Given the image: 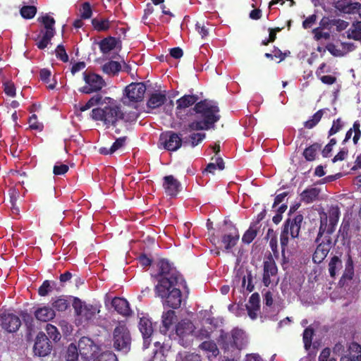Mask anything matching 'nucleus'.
<instances>
[{
    "label": "nucleus",
    "instance_id": "obj_1",
    "mask_svg": "<svg viewBox=\"0 0 361 361\" xmlns=\"http://www.w3.org/2000/svg\"><path fill=\"white\" fill-rule=\"evenodd\" d=\"M157 281L154 290L157 296L166 298L165 303L169 307L178 309L182 302L180 288H187L186 282L183 276L166 259L157 262V273L152 275Z\"/></svg>",
    "mask_w": 361,
    "mask_h": 361
},
{
    "label": "nucleus",
    "instance_id": "obj_2",
    "mask_svg": "<svg viewBox=\"0 0 361 361\" xmlns=\"http://www.w3.org/2000/svg\"><path fill=\"white\" fill-rule=\"evenodd\" d=\"M121 108L118 104H111L104 108H94L92 110L90 117L95 121H102L103 123L109 127L116 126V123L120 120Z\"/></svg>",
    "mask_w": 361,
    "mask_h": 361
},
{
    "label": "nucleus",
    "instance_id": "obj_3",
    "mask_svg": "<svg viewBox=\"0 0 361 361\" xmlns=\"http://www.w3.org/2000/svg\"><path fill=\"white\" fill-rule=\"evenodd\" d=\"M184 133L166 130L159 135L158 145L169 152H176L183 145H188V138L183 137Z\"/></svg>",
    "mask_w": 361,
    "mask_h": 361
},
{
    "label": "nucleus",
    "instance_id": "obj_4",
    "mask_svg": "<svg viewBox=\"0 0 361 361\" xmlns=\"http://www.w3.org/2000/svg\"><path fill=\"white\" fill-rule=\"evenodd\" d=\"M197 114H200L204 123L210 126V128L214 126V124L218 122L221 118L219 114V108L218 106L212 104L207 100H201L196 103L193 108Z\"/></svg>",
    "mask_w": 361,
    "mask_h": 361
},
{
    "label": "nucleus",
    "instance_id": "obj_5",
    "mask_svg": "<svg viewBox=\"0 0 361 361\" xmlns=\"http://www.w3.org/2000/svg\"><path fill=\"white\" fill-rule=\"evenodd\" d=\"M114 348L117 351L127 353L130 350L131 336L126 325L119 324L113 332Z\"/></svg>",
    "mask_w": 361,
    "mask_h": 361
},
{
    "label": "nucleus",
    "instance_id": "obj_6",
    "mask_svg": "<svg viewBox=\"0 0 361 361\" xmlns=\"http://www.w3.org/2000/svg\"><path fill=\"white\" fill-rule=\"evenodd\" d=\"M82 75L86 85L79 88L78 90L81 93L90 94L98 92L106 85L103 78L94 73L85 71Z\"/></svg>",
    "mask_w": 361,
    "mask_h": 361
},
{
    "label": "nucleus",
    "instance_id": "obj_7",
    "mask_svg": "<svg viewBox=\"0 0 361 361\" xmlns=\"http://www.w3.org/2000/svg\"><path fill=\"white\" fill-rule=\"evenodd\" d=\"M146 86L143 82H132L127 85L124 90L125 96L130 102H140L142 101Z\"/></svg>",
    "mask_w": 361,
    "mask_h": 361
},
{
    "label": "nucleus",
    "instance_id": "obj_8",
    "mask_svg": "<svg viewBox=\"0 0 361 361\" xmlns=\"http://www.w3.org/2000/svg\"><path fill=\"white\" fill-rule=\"evenodd\" d=\"M52 347L48 336L44 332H39L34 344V353L39 357H44L51 353Z\"/></svg>",
    "mask_w": 361,
    "mask_h": 361
},
{
    "label": "nucleus",
    "instance_id": "obj_9",
    "mask_svg": "<svg viewBox=\"0 0 361 361\" xmlns=\"http://www.w3.org/2000/svg\"><path fill=\"white\" fill-rule=\"evenodd\" d=\"M73 305L76 314L87 322L92 319L97 312L96 307L92 305L82 304L78 298H75Z\"/></svg>",
    "mask_w": 361,
    "mask_h": 361
},
{
    "label": "nucleus",
    "instance_id": "obj_10",
    "mask_svg": "<svg viewBox=\"0 0 361 361\" xmlns=\"http://www.w3.org/2000/svg\"><path fill=\"white\" fill-rule=\"evenodd\" d=\"M0 321L1 328L8 333L17 331L21 325L20 318L13 313L2 314L0 316Z\"/></svg>",
    "mask_w": 361,
    "mask_h": 361
},
{
    "label": "nucleus",
    "instance_id": "obj_11",
    "mask_svg": "<svg viewBox=\"0 0 361 361\" xmlns=\"http://www.w3.org/2000/svg\"><path fill=\"white\" fill-rule=\"evenodd\" d=\"M278 268L271 255H269L263 262L262 283L268 287L271 283V277L276 276Z\"/></svg>",
    "mask_w": 361,
    "mask_h": 361
},
{
    "label": "nucleus",
    "instance_id": "obj_12",
    "mask_svg": "<svg viewBox=\"0 0 361 361\" xmlns=\"http://www.w3.org/2000/svg\"><path fill=\"white\" fill-rule=\"evenodd\" d=\"M331 238L324 236L322 242L319 243L312 255V260L316 264H320L326 257L331 247Z\"/></svg>",
    "mask_w": 361,
    "mask_h": 361
},
{
    "label": "nucleus",
    "instance_id": "obj_13",
    "mask_svg": "<svg viewBox=\"0 0 361 361\" xmlns=\"http://www.w3.org/2000/svg\"><path fill=\"white\" fill-rule=\"evenodd\" d=\"M303 216L297 214L293 219H287L283 225V228H286L287 233H290L292 238H297L299 236Z\"/></svg>",
    "mask_w": 361,
    "mask_h": 361
},
{
    "label": "nucleus",
    "instance_id": "obj_14",
    "mask_svg": "<svg viewBox=\"0 0 361 361\" xmlns=\"http://www.w3.org/2000/svg\"><path fill=\"white\" fill-rule=\"evenodd\" d=\"M239 238L238 228L234 226H231L229 231L221 237V242L224 245L225 250L229 251L235 247L239 240Z\"/></svg>",
    "mask_w": 361,
    "mask_h": 361
},
{
    "label": "nucleus",
    "instance_id": "obj_15",
    "mask_svg": "<svg viewBox=\"0 0 361 361\" xmlns=\"http://www.w3.org/2000/svg\"><path fill=\"white\" fill-rule=\"evenodd\" d=\"M162 185L166 194L170 197H176L181 190L180 183L172 175L164 177Z\"/></svg>",
    "mask_w": 361,
    "mask_h": 361
},
{
    "label": "nucleus",
    "instance_id": "obj_16",
    "mask_svg": "<svg viewBox=\"0 0 361 361\" xmlns=\"http://www.w3.org/2000/svg\"><path fill=\"white\" fill-rule=\"evenodd\" d=\"M334 8L345 14H355L360 12L361 4L348 0H338L334 4Z\"/></svg>",
    "mask_w": 361,
    "mask_h": 361
},
{
    "label": "nucleus",
    "instance_id": "obj_17",
    "mask_svg": "<svg viewBox=\"0 0 361 361\" xmlns=\"http://www.w3.org/2000/svg\"><path fill=\"white\" fill-rule=\"evenodd\" d=\"M80 355L85 359L91 356L94 352L95 345L92 339L88 337H82L77 345Z\"/></svg>",
    "mask_w": 361,
    "mask_h": 361
},
{
    "label": "nucleus",
    "instance_id": "obj_18",
    "mask_svg": "<svg viewBox=\"0 0 361 361\" xmlns=\"http://www.w3.org/2000/svg\"><path fill=\"white\" fill-rule=\"evenodd\" d=\"M340 361H361V345L352 342L348 348V353L342 356Z\"/></svg>",
    "mask_w": 361,
    "mask_h": 361
},
{
    "label": "nucleus",
    "instance_id": "obj_19",
    "mask_svg": "<svg viewBox=\"0 0 361 361\" xmlns=\"http://www.w3.org/2000/svg\"><path fill=\"white\" fill-rule=\"evenodd\" d=\"M195 326L188 319H183L178 323L176 328V334L182 339L190 336L194 332Z\"/></svg>",
    "mask_w": 361,
    "mask_h": 361
},
{
    "label": "nucleus",
    "instance_id": "obj_20",
    "mask_svg": "<svg viewBox=\"0 0 361 361\" xmlns=\"http://www.w3.org/2000/svg\"><path fill=\"white\" fill-rule=\"evenodd\" d=\"M111 305L114 310L120 314L128 316L131 313L129 303L127 300L116 297L111 301Z\"/></svg>",
    "mask_w": 361,
    "mask_h": 361
},
{
    "label": "nucleus",
    "instance_id": "obj_21",
    "mask_svg": "<svg viewBox=\"0 0 361 361\" xmlns=\"http://www.w3.org/2000/svg\"><path fill=\"white\" fill-rule=\"evenodd\" d=\"M176 319V315L173 310H169L166 312H164L161 316L162 325L160 326L161 333L164 334H166Z\"/></svg>",
    "mask_w": 361,
    "mask_h": 361
},
{
    "label": "nucleus",
    "instance_id": "obj_22",
    "mask_svg": "<svg viewBox=\"0 0 361 361\" xmlns=\"http://www.w3.org/2000/svg\"><path fill=\"white\" fill-rule=\"evenodd\" d=\"M35 318L40 322H48L53 319L55 316L54 310L47 306L37 308L34 312Z\"/></svg>",
    "mask_w": 361,
    "mask_h": 361
},
{
    "label": "nucleus",
    "instance_id": "obj_23",
    "mask_svg": "<svg viewBox=\"0 0 361 361\" xmlns=\"http://www.w3.org/2000/svg\"><path fill=\"white\" fill-rule=\"evenodd\" d=\"M166 95L164 92L152 93L147 102V106L154 109L161 106L166 101Z\"/></svg>",
    "mask_w": 361,
    "mask_h": 361
},
{
    "label": "nucleus",
    "instance_id": "obj_24",
    "mask_svg": "<svg viewBox=\"0 0 361 361\" xmlns=\"http://www.w3.org/2000/svg\"><path fill=\"white\" fill-rule=\"evenodd\" d=\"M199 97L196 94H185L176 101L177 110L185 109L197 103Z\"/></svg>",
    "mask_w": 361,
    "mask_h": 361
},
{
    "label": "nucleus",
    "instance_id": "obj_25",
    "mask_svg": "<svg viewBox=\"0 0 361 361\" xmlns=\"http://www.w3.org/2000/svg\"><path fill=\"white\" fill-rule=\"evenodd\" d=\"M244 337V333L240 329H233L231 334H225L224 338L226 339H232V345L236 349H241L243 346V341Z\"/></svg>",
    "mask_w": 361,
    "mask_h": 361
},
{
    "label": "nucleus",
    "instance_id": "obj_26",
    "mask_svg": "<svg viewBox=\"0 0 361 361\" xmlns=\"http://www.w3.org/2000/svg\"><path fill=\"white\" fill-rule=\"evenodd\" d=\"M139 329L145 340L149 338L154 331L152 322L146 317L140 318Z\"/></svg>",
    "mask_w": 361,
    "mask_h": 361
},
{
    "label": "nucleus",
    "instance_id": "obj_27",
    "mask_svg": "<svg viewBox=\"0 0 361 361\" xmlns=\"http://www.w3.org/2000/svg\"><path fill=\"white\" fill-rule=\"evenodd\" d=\"M210 129V126L207 125L204 121H193L187 125H185L182 128V132L184 134L191 131L198 130H207Z\"/></svg>",
    "mask_w": 361,
    "mask_h": 361
},
{
    "label": "nucleus",
    "instance_id": "obj_28",
    "mask_svg": "<svg viewBox=\"0 0 361 361\" xmlns=\"http://www.w3.org/2000/svg\"><path fill=\"white\" fill-rule=\"evenodd\" d=\"M336 226V225L329 224L327 227V216H326L324 219H322L317 237L315 240L316 243L319 242L320 238L324 235L326 231V235L325 236H330V235L334 232Z\"/></svg>",
    "mask_w": 361,
    "mask_h": 361
},
{
    "label": "nucleus",
    "instance_id": "obj_29",
    "mask_svg": "<svg viewBox=\"0 0 361 361\" xmlns=\"http://www.w3.org/2000/svg\"><path fill=\"white\" fill-rule=\"evenodd\" d=\"M319 192L317 188H307L300 194L301 200L307 204L312 203L317 199Z\"/></svg>",
    "mask_w": 361,
    "mask_h": 361
},
{
    "label": "nucleus",
    "instance_id": "obj_30",
    "mask_svg": "<svg viewBox=\"0 0 361 361\" xmlns=\"http://www.w3.org/2000/svg\"><path fill=\"white\" fill-rule=\"evenodd\" d=\"M102 70L104 73L114 76L121 71V65L118 61H110L102 66Z\"/></svg>",
    "mask_w": 361,
    "mask_h": 361
},
{
    "label": "nucleus",
    "instance_id": "obj_31",
    "mask_svg": "<svg viewBox=\"0 0 361 361\" xmlns=\"http://www.w3.org/2000/svg\"><path fill=\"white\" fill-rule=\"evenodd\" d=\"M116 44L117 39L116 37H106L99 42L100 51L103 54H108L116 47Z\"/></svg>",
    "mask_w": 361,
    "mask_h": 361
},
{
    "label": "nucleus",
    "instance_id": "obj_32",
    "mask_svg": "<svg viewBox=\"0 0 361 361\" xmlns=\"http://www.w3.org/2000/svg\"><path fill=\"white\" fill-rule=\"evenodd\" d=\"M99 104H103L102 96L99 94H97L92 96L85 104H79L78 109L81 112H82L90 109L94 106Z\"/></svg>",
    "mask_w": 361,
    "mask_h": 361
},
{
    "label": "nucleus",
    "instance_id": "obj_33",
    "mask_svg": "<svg viewBox=\"0 0 361 361\" xmlns=\"http://www.w3.org/2000/svg\"><path fill=\"white\" fill-rule=\"evenodd\" d=\"M25 326L27 328V334L31 335L32 332L35 330V320L32 314H29L27 311H21L20 313Z\"/></svg>",
    "mask_w": 361,
    "mask_h": 361
},
{
    "label": "nucleus",
    "instance_id": "obj_34",
    "mask_svg": "<svg viewBox=\"0 0 361 361\" xmlns=\"http://www.w3.org/2000/svg\"><path fill=\"white\" fill-rule=\"evenodd\" d=\"M258 233L257 224H251L250 228L245 232L242 237L243 243L250 244L256 238Z\"/></svg>",
    "mask_w": 361,
    "mask_h": 361
},
{
    "label": "nucleus",
    "instance_id": "obj_35",
    "mask_svg": "<svg viewBox=\"0 0 361 361\" xmlns=\"http://www.w3.org/2000/svg\"><path fill=\"white\" fill-rule=\"evenodd\" d=\"M343 267L342 261L338 256H334L331 257L329 263V271L330 276L335 278L337 271Z\"/></svg>",
    "mask_w": 361,
    "mask_h": 361
},
{
    "label": "nucleus",
    "instance_id": "obj_36",
    "mask_svg": "<svg viewBox=\"0 0 361 361\" xmlns=\"http://www.w3.org/2000/svg\"><path fill=\"white\" fill-rule=\"evenodd\" d=\"M321 148V145L315 142L308 147L305 148L303 152V156L305 159L308 161H312L315 159L317 152Z\"/></svg>",
    "mask_w": 361,
    "mask_h": 361
},
{
    "label": "nucleus",
    "instance_id": "obj_37",
    "mask_svg": "<svg viewBox=\"0 0 361 361\" xmlns=\"http://www.w3.org/2000/svg\"><path fill=\"white\" fill-rule=\"evenodd\" d=\"M354 276V265H353V260L352 259V257L350 254H348V259L345 262V268L344 273L340 280V283L343 279H348L351 280Z\"/></svg>",
    "mask_w": 361,
    "mask_h": 361
},
{
    "label": "nucleus",
    "instance_id": "obj_38",
    "mask_svg": "<svg viewBox=\"0 0 361 361\" xmlns=\"http://www.w3.org/2000/svg\"><path fill=\"white\" fill-rule=\"evenodd\" d=\"M38 21L43 24L44 30V32L51 31L52 33H56L54 25L55 20L54 18L49 16L48 14L38 18Z\"/></svg>",
    "mask_w": 361,
    "mask_h": 361
},
{
    "label": "nucleus",
    "instance_id": "obj_39",
    "mask_svg": "<svg viewBox=\"0 0 361 361\" xmlns=\"http://www.w3.org/2000/svg\"><path fill=\"white\" fill-rule=\"evenodd\" d=\"M212 160H214L215 161L209 163L205 169V171L214 174L216 169L219 170L224 169V161L221 157H212Z\"/></svg>",
    "mask_w": 361,
    "mask_h": 361
},
{
    "label": "nucleus",
    "instance_id": "obj_40",
    "mask_svg": "<svg viewBox=\"0 0 361 361\" xmlns=\"http://www.w3.org/2000/svg\"><path fill=\"white\" fill-rule=\"evenodd\" d=\"M51 305L54 310L59 312H64L69 307L70 302L65 296L62 295L54 300Z\"/></svg>",
    "mask_w": 361,
    "mask_h": 361
},
{
    "label": "nucleus",
    "instance_id": "obj_41",
    "mask_svg": "<svg viewBox=\"0 0 361 361\" xmlns=\"http://www.w3.org/2000/svg\"><path fill=\"white\" fill-rule=\"evenodd\" d=\"M40 32L42 34V37L39 42L36 43V45L39 49L42 50L48 46L55 33H52L51 31L44 32V30H42Z\"/></svg>",
    "mask_w": 361,
    "mask_h": 361
},
{
    "label": "nucleus",
    "instance_id": "obj_42",
    "mask_svg": "<svg viewBox=\"0 0 361 361\" xmlns=\"http://www.w3.org/2000/svg\"><path fill=\"white\" fill-rule=\"evenodd\" d=\"M199 348L202 350L211 353L213 357H216L219 354L217 345L213 341H204L199 345Z\"/></svg>",
    "mask_w": 361,
    "mask_h": 361
},
{
    "label": "nucleus",
    "instance_id": "obj_43",
    "mask_svg": "<svg viewBox=\"0 0 361 361\" xmlns=\"http://www.w3.org/2000/svg\"><path fill=\"white\" fill-rule=\"evenodd\" d=\"M186 137L188 138V145L195 147L204 140L206 134L204 133H192Z\"/></svg>",
    "mask_w": 361,
    "mask_h": 361
},
{
    "label": "nucleus",
    "instance_id": "obj_44",
    "mask_svg": "<svg viewBox=\"0 0 361 361\" xmlns=\"http://www.w3.org/2000/svg\"><path fill=\"white\" fill-rule=\"evenodd\" d=\"M324 109L318 110L310 119L307 120L304 123V126L306 128L312 129L316 126L321 121L324 115Z\"/></svg>",
    "mask_w": 361,
    "mask_h": 361
},
{
    "label": "nucleus",
    "instance_id": "obj_45",
    "mask_svg": "<svg viewBox=\"0 0 361 361\" xmlns=\"http://www.w3.org/2000/svg\"><path fill=\"white\" fill-rule=\"evenodd\" d=\"M80 353L77 345L71 343L66 350L65 358L67 361H76Z\"/></svg>",
    "mask_w": 361,
    "mask_h": 361
},
{
    "label": "nucleus",
    "instance_id": "obj_46",
    "mask_svg": "<svg viewBox=\"0 0 361 361\" xmlns=\"http://www.w3.org/2000/svg\"><path fill=\"white\" fill-rule=\"evenodd\" d=\"M55 285V281H51L49 280L44 281L42 284L38 288V294L42 297L47 296L53 290V287Z\"/></svg>",
    "mask_w": 361,
    "mask_h": 361
},
{
    "label": "nucleus",
    "instance_id": "obj_47",
    "mask_svg": "<svg viewBox=\"0 0 361 361\" xmlns=\"http://www.w3.org/2000/svg\"><path fill=\"white\" fill-rule=\"evenodd\" d=\"M92 24L94 28L99 31H106L110 27V22L108 19L93 18L92 20Z\"/></svg>",
    "mask_w": 361,
    "mask_h": 361
},
{
    "label": "nucleus",
    "instance_id": "obj_48",
    "mask_svg": "<svg viewBox=\"0 0 361 361\" xmlns=\"http://www.w3.org/2000/svg\"><path fill=\"white\" fill-rule=\"evenodd\" d=\"M51 75V71L47 68H42L39 71L40 80L42 82L47 83V84H49L47 86L48 89L54 90L56 87V82L55 81L53 83H49Z\"/></svg>",
    "mask_w": 361,
    "mask_h": 361
},
{
    "label": "nucleus",
    "instance_id": "obj_49",
    "mask_svg": "<svg viewBox=\"0 0 361 361\" xmlns=\"http://www.w3.org/2000/svg\"><path fill=\"white\" fill-rule=\"evenodd\" d=\"M37 7L35 6H23L20 13L21 16L25 19H32L37 13Z\"/></svg>",
    "mask_w": 361,
    "mask_h": 361
},
{
    "label": "nucleus",
    "instance_id": "obj_50",
    "mask_svg": "<svg viewBox=\"0 0 361 361\" xmlns=\"http://www.w3.org/2000/svg\"><path fill=\"white\" fill-rule=\"evenodd\" d=\"M46 331L49 340L51 339L52 341L56 342L61 339V334L55 326L51 324H47L46 326Z\"/></svg>",
    "mask_w": 361,
    "mask_h": 361
},
{
    "label": "nucleus",
    "instance_id": "obj_51",
    "mask_svg": "<svg viewBox=\"0 0 361 361\" xmlns=\"http://www.w3.org/2000/svg\"><path fill=\"white\" fill-rule=\"evenodd\" d=\"M348 37L355 40L361 39V22L353 24V28L348 30Z\"/></svg>",
    "mask_w": 361,
    "mask_h": 361
},
{
    "label": "nucleus",
    "instance_id": "obj_52",
    "mask_svg": "<svg viewBox=\"0 0 361 361\" xmlns=\"http://www.w3.org/2000/svg\"><path fill=\"white\" fill-rule=\"evenodd\" d=\"M340 217V209L336 206H331L329 210V221L330 224L337 225Z\"/></svg>",
    "mask_w": 361,
    "mask_h": 361
},
{
    "label": "nucleus",
    "instance_id": "obj_53",
    "mask_svg": "<svg viewBox=\"0 0 361 361\" xmlns=\"http://www.w3.org/2000/svg\"><path fill=\"white\" fill-rule=\"evenodd\" d=\"M314 329L312 328L309 326L304 330L302 339L306 350L310 349L311 347Z\"/></svg>",
    "mask_w": 361,
    "mask_h": 361
},
{
    "label": "nucleus",
    "instance_id": "obj_54",
    "mask_svg": "<svg viewBox=\"0 0 361 361\" xmlns=\"http://www.w3.org/2000/svg\"><path fill=\"white\" fill-rule=\"evenodd\" d=\"M92 361H118V358L112 351H106L99 354Z\"/></svg>",
    "mask_w": 361,
    "mask_h": 361
},
{
    "label": "nucleus",
    "instance_id": "obj_55",
    "mask_svg": "<svg viewBox=\"0 0 361 361\" xmlns=\"http://www.w3.org/2000/svg\"><path fill=\"white\" fill-rule=\"evenodd\" d=\"M80 11V17L82 19L90 18L92 16V11L90 4L87 1L82 3L81 5Z\"/></svg>",
    "mask_w": 361,
    "mask_h": 361
},
{
    "label": "nucleus",
    "instance_id": "obj_56",
    "mask_svg": "<svg viewBox=\"0 0 361 361\" xmlns=\"http://www.w3.org/2000/svg\"><path fill=\"white\" fill-rule=\"evenodd\" d=\"M288 234L287 233L286 228H282L281 235H280V243L281 247V255L283 257H285V251L288 244Z\"/></svg>",
    "mask_w": 361,
    "mask_h": 361
},
{
    "label": "nucleus",
    "instance_id": "obj_57",
    "mask_svg": "<svg viewBox=\"0 0 361 361\" xmlns=\"http://www.w3.org/2000/svg\"><path fill=\"white\" fill-rule=\"evenodd\" d=\"M55 54L56 58L61 61L64 63L68 61V56L63 45L59 44L55 49Z\"/></svg>",
    "mask_w": 361,
    "mask_h": 361
},
{
    "label": "nucleus",
    "instance_id": "obj_58",
    "mask_svg": "<svg viewBox=\"0 0 361 361\" xmlns=\"http://www.w3.org/2000/svg\"><path fill=\"white\" fill-rule=\"evenodd\" d=\"M252 279H253V277H252L251 271H247V276H244L242 279V286L243 287H245V283H246V280H247V284L246 286V289L249 292L253 291V290L255 288L254 284L252 283Z\"/></svg>",
    "mask_w": 361,
    "mask_h": 361
},
{
    "label": "nucleus",
    "instance_id": "obj_59",
    "mask_svg": "<svg viewBox=\"0 0 361 361\" xmlns=\"http://www.w3.org/2000/svg\"><path fill=\"white\" fill-rule=\"evenodd\" d=\"M137 117L138 114L135 111L124 113L121 111L120 120H122L126 123H133L137 121Z\"/></svg>",
    "mask_w": 361,
    "mask_h": 361
},
{
    "label": "nucleus",
    "instance_id": "obj_60",
    "mask_svg": "<svg viewBox=\"0 0 361 361\" xmlns=\"http://www.w3.org/2000/svg\"><path fill=\"white\" fill-rule=\"evenodd\" d=\"M343 127V123L341 121V118H338L336 120L333 121V124L331 128L329 131V137L339 132L342 128Z\"/></svg>",
    "mask_w": 361,
    "mask_h": 361
},
{
    "label": "nucleus",
    "instance_id": "obj_61",
    "mask_svg": "<svg viewBox=\"0 0 361 361\" xmlns=\"http://www.w3.org/2000/svg\"><path fill=\"white\" fill-rule=\"evenodd\" d=\"M350 230V223L348 221H343L340 229H339V235L342 237L343 240L347 239L348 238V232Z\"/></svg>",
    "mask_w": 361,
    "mask_h": 361
},
{
    "label": "nucleus",
    "instance_id": "obj_62",
    "mask_svg": "<svg viewBox=\"0 0 361 361\" xmlns=\"http://www.w3.org/2000/svg\"><path fill=\"white\" fill-rule=\"evenodd\" d=\"M331 350L329 348H324L319 356V361H336L334 357H331Z\"/></svg>",
    "mask_w": 361,
    "mask_h": 361
},
{
    "label": "nucleus",
    "instance_id": "obj_63",
    "mask_svg": "<svg viewBox=\"0 0 361 361\" xmlns=\"http://www.w3.org/2000/svg\"><path fill=\"white\" fill-rule=\"evenodd\" d=\"M260 298L258 293H254L250 297L248 304L246 306L260 308Z\"/></svg>",
    "mask_w": 361,
    "mask_h": 361
},
{
    "label": "nucleus",
    "instance_id": "obj_64",
    "mask_svg": "<svg viewBox=\"0 0 361 361\" xmlns=\"http://www.w3.org/2000/svg\"><path fill=\"white\" fill-rule=\"evenodd\" d=\"M69 167L68 165L60 164L54 166L53 173L55 176H61L66 173Z\"/></svg>",
    "mask_w": 361,
    "mask_h": 361
}]
</instances>
